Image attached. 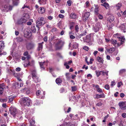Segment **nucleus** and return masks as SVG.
Instances as JSON below:
<instances>
[{"label": "nucleus", "mask_w": 126, "mask_h": 126, "mask_svg": "<svg viewBox=\"0 0 126 126\" xmlns=\"http://www.w3.org/2000/svg\"><path fill=\"white\" fill-rule=\"evenodd\" d=\"M102 103L101 102H99L96 104V105L98 106H102Z\"/></svg>", "instance_id": "obj_62"}, {"label": "nucleus", "mask_w": 126, "mask_h": 126, "mask_svg": "<svg viewBox=\"0 0 126 126\" xmlns=\"http://www.w3.org/2000/svg\"><path fill=\"white\" fill-rule=\"evenodd\" d=\"M32 74L33 79L35 82H38L40 81V79L37 77L35 70H34L32 71Z\"/></svg>", "instance_id": "obj_5"}, {"label": "nucleus", "mask_w": 126, "mask_h": 126, "mask_svg": "<svg viewBox=\"0 0 126 126\" xmlns=\"http://www.w3.org/2000/svg\"><path fill=\"white\" fill-rule=\"evenodd\" d=\"M96 90L99 93H102L103 91L102 90V89H100V88H98L97 89H96Z\"/></svg>", "instance_id": "obj_56"}, {"label": "nucleus", "mask_w": 126, "mask_h": 126, "mask_svg": "<svg viewBox=\"0 0 126 126\" xmlns=\"http://www.w3.org/2000/svg\"><path fill=\"white\" fill-rule=\"evenodd\" d=\"M57 55L58 57H59L62 58H63L62 56V55L60 53H57Z\"/></svg>", "instance_id": "obj_53"}, {"label": "nucleus", "mask_w": 126, "mask_h": 126, "mask_svg": "<svg viewBox=\"0 0 126 126\" xmlns=\"http://www.w3.org/2000/svg\"><path fill=\"white\" fill-rule=\"evenodd\" d=\"M31 101L28 97H24L21 99L20 104L22 106H29Z\"/></svg>", "instance_id": "obj_2"}, {"label": "nucleus", "mask_w": 126, "mask_h": 126, "mask_svg": "<svg viewBox=\"0 0 126 126\" xmlns=\"http://www.w3.org/2000/svg\"><path fill=\"white\" fill-rule=\"evenodd\" d=\"M122 116L124 118H125L126 117V113H123L122 114Z\"/></svg>", "instance_id": "obj_63"}, {"label": "nucleus", "mask_w": 126, "mask_h": 126, "mask_svg": "<svg viewBox=\"0 0 126 126\" xmlns=\"http://www.w3.org/2000/svg\"><path fill=\"white\" fill-rule=\"evenodd\" d=\"M34 61H32V64H30L29 62L28 61H26V62H23V64L24 66L25 67L27 66H28L29 65H33L34 63Z\"/></svg>", "instance_id": "obj_14"}, {"label": "nucleus", "mask_w": 126, "mask_h": 126, "mask_svg": "<svg viewBox=\"0 0 126 126\" xmlns=\"http://www.w3.org/2000/svg\"><path fill=\"white\" fill-rule=\"evenodd\" d=\"M3 90V88L2 87L0 86V95L2 94Z\"/></svg>", "instance_id": "obj_43"}, {"label": "nucleus", "mask_w": 126, "mask_h": 126, "mask_svg": "<svg viewBox=\"0 0 126 126\" xmlns=\"http://www.w3.org/2000/svg\"><path fill=\"white\" fill-rule=\"evenodd\" d=\"M67 3L68 6H70L71 5V1L70 0H68L67 1Z\"/></svg>", "instance_id": "obj_54"}, {"label": "nucleus", "mask_w": 126, "mask_h": 126, "mask_svg": "<svg viewBox=\"0 0 126 126\" xmlns=\"http://www.w3.org/2000/svg\"><path fill=\"white\" fill-rule=\"evenodd\" d=\"M83 49L86 51H88L89 50V47H88L85 46L83 47Z\"/></svg>", "instance_id": "obj_55"}, {"label": "nucleus", "mask_w": 126, "mask_h": 126, "mask_svg": "<svg viewBox=\"0 0 126 126\" xmlns=\"http://www.w3.org/2000/svg\"><path fill=\"white\" fill-rule=\"evenodd\" d=\"M85 32H83L81 34L79 35V36H82L83 35H86V31L85 30L84 31Z\"/></svg>", "instance_id": "obj_60"}, {"label": "nucleus", "mask_w": 126, "mask_h": 126, "mask_svg": "<svg viewBox=\"0 0 126 126\" xmlns=\"http://www.w3.org/2000/svg\"><path fill=\"white\" fill-rule=\"evenodd\" d=\"M64 43L61 41H59L56 44V47L58 49H60L63 46Z\"/></svg>", "instance_id": "obj_9"}, {"label": "nucleus", "mask_w": 126, "mask_h": 126, "mask_svg": "<svg viewBox=\"0 0 126 126\" xmlns=\"http://www.w3.org/2000/svg\"><path fill=\"white\" fill-rule=\"evenodd\" d=\"M95 72L96 74V75L97 76V77H98L100 76V75L101 74L100 71H96Z\"/></svg>", "instance_id": "obj_39"}, {"label": "nucleus", "mask_w": 126, "mask_h": 126, "mask_svg": "<svg viewBox=\"0 0 126 126\" xmlns=\"http://www.w3.org/2000/svg\"><path fill=\"white\" fill-rule=\"evenodd\" d=\"M46 23V22L44 20L43 17H41L40 18H39L36 22V26L39 29V26L43 25Z\"/></svg>", "instance_id": "obj_4"}, {"label": "nucleus", "mask_w": 126, "mask_h": 126, "mask_svg": "<svg viewBox=\"0 0 126 126\" xmlns=\"http://www.w3.org/2000/svg\"><path fill=\"white\" fill-rule=\"evenodd\" d=\"M90 6V4L88 1H87L85 3L84 7L85 8L89 7Z\"/></svg>", "instance_id": "obj_24"}, {"label": "nucleus", "mask_w": 126, "mask_h": 126, "mask_svg": "<svg viewBox=\"0 0 126 126\" xmlns=\"http://www.w3.org/2000/svg\"><path fill=\"white\" fill-rule=\"evenodd\" d=\"M72 91V92H75L77 90V88L76 86H74L71 87Z\"/></svg>", "instance_id": "obj_40"}, {"label": "nucleus", "mask_w": 126, "mask_h": 126, "mask_svg": "<svg viewBox=\"0 0 126 126\" xmlns=\"http://www.w3.org/2000/svg\"><path fill=\"white\" fill-rule=\"evenodd\" d=\"M117 87H120L122 85H123V83L121 81L119 82H118L117 83Z\"/></svg>", "instance_id": "obj_45"}, {"label": "nucleus", "mask_w": 126, "mask_h": 126, "mask_svg": "<svg viewBox=\"0 0 126 126\" xmlns=\"http://www.w3.org/2000/svg\"><path fill=\"white\" fill-rule=\"evenodd\" d=\"M29 18V16L28 14H25L18 21V23L20 24L25 23Z\"/></svg>", "instance_id": "obj_3"}, {"label": "nucleus", "mask_w": 126, "mask_h": 126, "mask_svg": "<svg viewBox=\"0 0 126 126\" xmlns=\"http://www.w3.org/2000/svg\"><path fill=\"white\" fill-rule=\"evenodd\" d=\"M19 83L17 82H16L14 84V86L16 88H19Z\"/></svg>", "instance_id": "obj_42"}, {"label": "nucleus", "mask_w": 126, "mask_h": 126, "mask_svg": "<svg viewBox=\"0 0 126 126\" xmlns=\"http://www.w3.org/2000/svg\"><path fill=\"white\" fill-rule=\"evenodd\" d=\"M7 98H4L0 99V101L1 102H5L7 101Z\"/></svg>", "instance_id": "obj_36"}, {"label": "nucleus", "mask_w": 126, "mask_h": 126, "mask_svg": "<svg viewBox=\"0 0 126 126\" xmlns=\"http://www.w3.org/2000/svg\"><path fill=\"white\" fill-rule=\"evenodd\" d=\"M115 50V48L114 47H111L110 48H106V50L107 52L110 53H112Z\"/></svg>", "instance_id": "obj_16"}, {"label": "nucleus", "mask_w": 126, "mask_h": 126, "mask_svg": "<svg viewBox=\"0 0 126 126\" xmlns=\"http://www.w3.org/2000/svg\"><path fill=\"white\" fill-rule=\"evenodd\" d=\"M35 104L36 105H38L40 104V103L39 102V100H36L35 101Z\"/></svg>", "instance_id": "obj_48"}, {"label": "nucleus", "mask_w": 126, "mask_h": 126, "mask_svg": "<svg viewBox=\"0 0 126 126\" xmlns=\"http://www.w3.org/2000/svg\"><path fill=\"white\" fill-rule=\"evenodd\" d=\"M11 114L14 117H15L16 115L19 116V115H21L23 113L21 111L18 110L15 107H11L9 108Z\"/></svg>", "instance_id": "obj_1"}, {"label": "nucleus", "mask_w": 126, "mask_h": 126, "mask_svg": "<svg viewBox=\"0 0 126 126\" xmlns=\"http://www.w3.org/2000/svg\"><path fill=\"white\" fill-rule=\"evenodd\" d=\"M92 75L90 74H88L87 75V77L88 78H90V79H91L92 78Z\"/></svg>", "instance_id": "obj_64"}, {"label": "nucleus", "mask_w": 126, "mask_h": 126, "mask_svg": "<svg viewBox=\"0 0 126 126\" xmlns=\"http://www.w3.org/2000/svg\"><path fill=\"white\" fill-rule=\"evenodd\" d=\"M42 47L43 46L42 44H40L39 45V48H38V50H41L42 48Z\"/></svg>", "instance_id": "obj_44"}, {"label": "nucleus", "mask_w": 126, "mask_h": 126, "mask_svg": "<svg viewBox=\"0 0 126 126\" xmlns=\"http://www.w3.org/2000/svg\"><path fill=\"white\" fill-rule=\"evenodd\" d=\"M39 13L41 14H43L45 12V10L44 8L42 7H40L38 10Z\"/></svg>", "instance_id": "obj_19"}, {"label": "nucleus", "mask_w": 126, "mask_h": 126, "mask_svg": "<svg viewBox=\"0 0 126 126\" xmlns=\"http://www.w3.org/2000/svg\"><path fill=\"white\" fill-rule=\"evenodd\" d=\"M94 12L96 14H97L98 13V7H95Z\"/></svg>", "instance_id": "obj_38"}, {"label": "nucleus", "mask_w": 126, "mask_h": 126, "mask_svg": "<svg viewBox=\"0 0 126 126\" xmlns=\"http://www.w3.org/2000/svg\"><path fill=\"white\" fill-rule=\"evenodd\" d=\"M116 83L114 81H112L111 82L110 86L112 87L113 86L115 85Z\"/></svg>", "instance_id": "obj_49"}, {"label": "nucleus", "mask_w": 126, "mask_h": 126, "mask_svg": "<svg viewBox=\"0 0 126 126\" xmlns=\"http://www.w3.org/2000/svg\"><path fill=\"white\" fill-rule=\"evenodd\" d=\"M114 18V16H111L108 18V20L109 22L111 23L113 21Z\"/></svg>", "instance_id": "obj_18"}, {"label": "nucleus", "mask_w": 126, "mask_h": 126, "mask_svg": "<svg viewBox=\"0 0 126 126\" xmlns=\"http://www.w3.org/2000/svg\"><path fill=\"white\" fill-rule=\"evenodd\" d=\"M34 46V44L32 43H29L27 45V48L28 50H30L32 49Z\"/></svg>", "instance_id": "obj_13"}, {"label": "nucleus", "mask_w": 126, "mask_h": 126, "mask_svg": "<svg viewBox=\"0 0 126 126\" xmlns=\"http://www.w3.org/2000/svg\"><path fill=\"white\" fill-rule=\"evenodd\" d=\"M97 60L99 62L103 63L104 60L102 58L98 56L97 58Z\"/></svg>", "instance_id": "obj_23"}, {"label": "nucleus", "mask_w": 126, "mask_h": 126, "mask_svg": "<svg viewBox=\"0 0 126 126\" xmlns=\"http://www.w3.org/2000/svg\"><path fill=\"white\" fill-rule=\"evenodd\" d=\"M118 105L121 109L124 110L126 109V102H121L119 103Z\"/></svg>", "instance_id": "obj_8"}, {"label": "nucleus", "mask_w": 126, "mask_h": 126, "mask_svg": "<svg viewBox=\"0 0 126 126\" xmlns=\"http://www.w3.org/2000/svg\"><path fill=\"white\" fill-rule=\"evenodd\" d=\"M56 82L57 84L59 85L62 83V80L60 78H58L56 80Z\"/></svg>", "instance_id": "obj_21"}, {"label": "nucleus", "mask_w": 126, "mask_h": 126, "mask_svg": "<svg viewBox=\"0 0 126 126\" xmlns=\"http://www.w3.org/2000/svg\"><path fill=\"white\" fill-rule=\"evenodd\" d=\"M105 97V95L103 93H102L101 94H96L94 96V97L95 99H98L101 98H104Z\"/></svg>", "instance_id": "obj_12"}, {"label": "nucleus", "mask_w": 126, "mask_h": 126, "mask_svg": "<svg viewBox=\"0 0 126 126\" xmlns=\"http://www.w3.org/2000/svg\"><path fill=\"white\" fill-rule=\"evenodd\" d=\"M98 51H100L102 52L104 51V48H98Z\"/></svg>", "instance_id": "obj_61"}, {"label": "nucleus", "mask_w": 126, "mask_h": 126, "mask_svg": "<svg viewBox=\"0 0 126 126\" xmlns=\"http://www.w3.org/2000/svg\"><path fill=\"white\" fill-rule=\"evenodd\" d=\"M31 30L33 32H36V29L35 27V26L34 25H32Z\"/></svg>", "instance_id": "obj_26"}, {"label": "nucleus", "mask_w": 126, "mask_h": 126, "mask_svg": "<svg viewBox=\"0 0 126 126\" xmlns=\"http://www.w3.org/2000/svg\"><path fill=\"white\" fill-rule=\"evenodd\" d=\"M105 88L107 90H109L110 88L108 84H106L105 85Z\"/></svg>", "instance_id": "obj_59"}, {"label": "nucleus", "mask_w": 126, "mask_h": 126, "mask_svg": "<svg viewBox=\"0 0 126 126\" xmlns=\"http://www.w3.org/2000/svg\"><path fill=\"white\" fill-rule=\"evenodd\" d=\"M19 3V1L18 0H16L13 2V4L14 5H17Z\"/></svg>", "instance_id": "obj_30"}, {"label": "nucleus", "mask_w": 126, "mask_h": 126, "mask_svg": "<svg viewBox=\"0 0 126 126\" xmlns=\"http://www.w3.org/2000/svg\"><path fill=\"white\" fill-rule=\"evenodd\" d=\"M4 46V43L3 41H0V49H3Z\"/></svg>", "instance_id": "obj_25"}, {"label": "nucleus", "mask_w": 126, "mask_h": 126, "mask_svg": "<svg viewBox=\"0 0 126 126\" xmlns=\"http://www.w3.org/2000/svg\"><path fill=\"white\" fill-rule=\"evenodd\" d=\"M101 5L104 6L106 9H108L109 7V4L107 3L104 2V3L101 4Z\"/></svg>", "instance_id": "obj_20"}, {"label": "nucleus", "mask_w": 126, "mask_h": 126, "mask_svg": "<svg viewBox=\"0 0 126 126\" xmlns=\"http://www.w3.org/2000/svg\"><path fill=\"white\" fill-rule=\"evenodd\" d=\"M122 4L121 3H118L116 5V7L117 9H119V8H120Z\"/></svg>", "instance_id": "obj_41"}, {"label": "nucleus", "mask_w": 126, "mask_h": 126, "mask_svg": "<svg viewBox=\"0 0 126 126\" xmlns=\"http://www.w3.org/2000/svg\"><path fill=\"white\" fill-rule=\"evenodd\" d=\"M79 44L77 43H76L73 44V47L74 49H76L77 48Z\"/></svg>", "instance_id": "obj_37"}, {"label": "nucleus", "mask_w": 126, "mask_h": 126, "mask_svg": "<svg viewBox=\"0 0 126 126\" xmlns=\"http://www.w3.org/2000/svg\"><path fill=\"white\" fill-rule=\"evenodd\" d=\"M90 15V12H86L84 16L83 17V20L85 21L87 20L89 17Z\"/></svg>", "instance_id": "obj_11"}, {"label": "nucleus", "mask_w": 126, "mask_h": 126, "mask_svg": "<svg viewBox=\"0 0 126 126\" xmlns=\"http://www.w3.org/2000/svg\"><path fill=\"white\" fill-rule=\"evenodd\" d=\"M110 42L114 46L117 43V41L115 40L111 39L110 40Z\"/></svg>", "instance_id": "obj_27"}, {"label": "nucleus", "mask_w": 126, "mask_h": 126, "mask_svg": "<svg viewBox=\"0 0 126 126\" xmlns=\"http://www.w3.org/2000/svg\"><path fill=\"white\" fill-rule=\"evenodd\" d=\"M41 91L40 90H38L36 93V94L37 96L39 95L40 94Z\"/></svg>", "instance_id": "obj_52"}, {"label": "nucleus", "mask_w": 126, "mask_h": 126, "mask_svg": "<svg viewBox=\"0 0 126 126\" xmlns=\"http://www.w3.org/2000/svg\"><path fill=\"white\" fill-rule=\"evenodd\" d=\"M74 24V23L73 22H71L70 23V29H71L72 28L73 25Z\"/></svg>", "instance_id": "obj_57"}, {"label": "nucleus", "mask_w": 126, "mask_h": 126, "mask_svg": "<svg viewBox=\"0 0 126 126\" xmlns=\"http://www.w3.org/2000/svg\"><path fill=\"white\" fill-rule=\"evenodd\" d=\"M12 7L9 5H6L4 6L3 10L4 11L7 12L8 11L11 10L12 9Z\"/></svg>", "instance_id": "obj_10"}, {"label": "nucleus", "mask_w": 126, "mask_h": 126, "mask_svg": "<svg viewBox=\"0 0 126 126\" xmlns=\"http://www.w3.org/2000/svg\"><path fill=\"white\" fill-rule=\"evenodd\" d=\"M101 74L102 75H104L105 74H106L107 75H108V72L107 71L106 72H104L103 71H100Z\"/></svg>", "instance_id": "obj_32"}, {"label": "nucleus", "mask_w": 126, "mask_h": 126, "mask_svg": "<svg viewBox=\"0 0 126 126\" xmlns=\"http://www.w3.org/2000/svg\"><path fill=\"white\" fill-rule=\"evenodd\" d=\"M126 71V70L125 69H122L120 70L119 71V73L120 74H122Z\"/></svg>", "instance_id": "obj_47"}, {"label": "nucleus", "mask_w": 126, "mask_h": 126, "mask_svg": "<svg viewBox=\"0 0 126 126\" xmlns=\"http://www.w3.org/2000/svg\"><path fill=\"white\" fill-rule=\"evenodd\" d=\"M17 41L18 42H21L23 41V39L22 38L19 37H18L16 38Z\"/></svg>", "instance_id": "obj_35"}, {"label": "nucleus", "mask_w": 126, "mask_h": 126, "mask_svg": "<svg viewBox=\"0 0 126 126\" xmlns=\"http://www.w3.org/2000/svg\"><path fill=\"white\" fill-rule=\"evenodd\" d=\"M119 125L120 126H125L126 125V122L125 121H121Z\"/></svg>", "instance_id": "obj_22"}, {"label": "nucleus", "mask_w": 126, "mask_h": 126, "mask_svg": "<svg viewBox=\"0 0 126 126\" xmlns=\"http://www.w3.org/2000/svg\"><path fill=\"white\" fill-rule=\"evenodd\" d=\"M58 16L59 18H63L64 17V16L61 14H59Z\"/></svg>", "instance_id": "obj_58"}, {"label": "nucleus", "mask_w": 126, "mask_h": 126, "mask_svg": "<svg viewBox=\"0 0 126 126\" xmlns=\"http://www.w3.org/2000/svg\"><path fill=\"white\" fill-rule=\"evenodd\" d=\"M79 30V27L78 25H76L75 27V30L76 32H78Z\"/></svg>", "instance_id": "obj_50"}, {"label": "nucleus", "mask_w": 126, "mask_h": 126, "mask_svg": "<svg viewBox=\"0 0 126 126\" xmlns=\"http://www.w3.org/2000/svg\"><path fill=\"white\" fill-rule=\"evenodd\" d=\"M64 65L65 66H66V67L67 69H69V66L67 65V62H65L64 63Z\"/></svg>", "instance_id": "obj_51"}, {"label": "nucleus", "mask_w": 126, "mask_h": 126, "mask_svg": "<svg viewBox=\"0 0 126 126\" xmlns=\"http://www.w3.org/2000/svg\"><path fill=\"white\" fill-rule=\"evenodd\" d=\"M126 26V24H123L121 25V26L120 27V28L122 30H123V31L124 32H126V29L125 31V27Z\"/></svg>", "instance_id": "obj_17"}, {"label": "nucleus", "mask_w": 126, "mask_h": 126, "mask_svg": "<svg viewBox=\"0 0 126 126\" xmlns=\"http://www.w3.org/2000/svg\"><path fill=\"white\" fill-rule=\"evenodd\" d=\"M117 38L120 42V43H118L117 44V45L119 46L123 44L125 41V39L124 36L118 37Z\"/></svg>", "instance_id": "obj_7"}, {"label": "nucleus", "mask_w": 126, "mask_h": 126, "mask_svg": "<svg viewBox=\"0 0 126 126\" xmlns=\"http://www.w3.org/2000/svg\"><path fill=\"white\" fill-rule=\"evenodd\" d=\"M14 98L15 97L12 95H11L9 96L8 97V98L9 99V102H11L13 101Z\"/></svg>", "instance_id": "obj_29"}, {"label": "nucleus", "mask_w": 126, "mask_h": 126, "mask_svg": "<svg viewBox=\"0 0 126 126\" xmlns=\"http://www.w3.org/2000/svg\"><path fill=\"white\" fill-rule=\"evenodd\" d=\"M70 17L72 19H76L78 17V16L76 14L72 13L70 15Z\"/></svg>", "instance_id": "obj_15"}, {"label": "nucleus", "mask_w": 126, "mask_h": 126, "mask_svg": "<svg viewBox=\"0 0 126 126\" xmlns=\"http://www.w3.org/2000/svg\"><path fill=\"white\" fill-rule=\"evenodd\" d=\"M30 124L32 125L35 123V121L34 120H30L29 121Z\"/></svg>", "instance_id": "obj_46"}, {"label": "nucleus", "mask_w": 126, "mask_h": 126, "mask_svg": "<svg viewBox=\"0 0 126 126\" xmlns=\"http://www.w3.org/2000/svg\"><path fill=\"white\" fill-rule=\"evenodd\" d=\"M86 38L87 40L90 41L92 39V37H91V34H90L86 36Z\"/></svg>", "instance_id": "obj_31"}, {"label": "nucleus", "mask_w": 126, "mask_h": 126, "mask_svg": "<svg viewBox=\"0 0 126 126\" xmlns=\"http://www.w3.org/2000/svg\"><path fill=\"white\" fill-rule=\"evenodd\" d=\"M38 2L40 4H45V2L44 0H38Z\"/></svg>", "instance_id": "obj_33"}, {"label": "nucleus", "mask_w": 126, "mask_h": 126, "mask_svg": "<svg viewBox=\"0 0 126 126\" xmlns=\"http://www.w3.org/2000/svg\"><path fill=\"white\" fill-rule=\"evenodd\" d=\"M70 123L71 122H68V123L66 122L64 124L60 125V126H65V125L66 126H69V125L70 124Z\"/></svg>", "instance_id": "obj_34"}, {"label": "nucleus", "mask_w": 126, "mask_h": 126, "mask_svg": "<svg viewBox=\"0 0 126 126\" xmlns=\"http://www.w3.org/2000/svg\"><path fill=\"white\" fill-rule=\"evenodd\" d=\"M101 27V23L99 22L97 23L95 26H94L93 30L95 32H97L99 31V29Z\"/></svg>", "instance_id": "obj_6"}, {"label": "nucleus", "mask_w": 126, "mask_h": 126, "mask_svg": "<svg viewBox=\"0 0 126 126\" xmlns=\"http://www.w3.org/2000/svg\"><path fill=\"white\" fill-rule=\"evenodd\" d=\"M40 63V66L41 68H42L43 69H44V63H45V62H40L39 63Z\"/></svg>", "instance_id": "obj_28"}]
</instances>
